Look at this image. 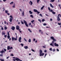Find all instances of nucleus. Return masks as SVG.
<instances>
[{"instance_id":"473e14b6","label":"nucleus","mask_w":61,"mask_h":61,"mask_svg":"<svg viewBox=\"0 0 61 61\" xmlns=\"http://www.w3.org/2000/svg\"><path fill=\"white\" fill-rule=\"evenodd\" d=\"M45 21V20L44 19H42V22H44Z\"/></svg>"},{"instance_id":"4be33fe9","label":"nucleus","mask_w":61,"mask_h":61,"mask_svg":"<svg viewBox=\"0 0 61 61\" xmlns=\"http://www.w3.org/2000/svg\"><path fill=\"white\" fill-rule=\"evenodd\" d=\"M4 52V50H2V51H0V53H2L3 54Z\"/></svg>"},{"instance_id":"ea45409f","label":"nucleus","mask_w":61,"mask_h":61,"mask_svg":"<svg viewBox=\"0 0 61 61\" xmlns=\"http://www.w3.org/2000/svg\"><path fill=\"white\" fill-rule=\"evenodd\" d=\"M0 61H5V60H4L3 59H0Z\"/></svg>"},{"instance_id":"9d476101","label":"nucleus","mask_w":61,"mask_h":61,"mask_svg":"<svg viewBox=\"0 0 61 61\" xmlns=\"http://www.w3.org/2000/svg\"><path fill=\"white\" fill-rule=\"evenodd\" d=\"M44 53H40V56H44Z\"/></svg>"},{"instance_id":"69168bd1","label":"nucleus","mask_w":61,"mask_h":61,"mask_svg":"<svg viewBox=\"0 0 61 61\" xmlns=\"http://www.w3.org/2000/svg\"><path fill=\"white\" fill-rule=\"evenodd\" d=\"M5 11V8L4 7L3 9V11Z\"/></svg>"},{"instance_id":"b1692460","label":"nucleus","mask_w":61,"mask_h":61,"mask_svg":"<svg viewBox=\"0 0 61 61\" xmlns=\"http://www.w3.org/2000/svg\"><path fill=\"white\" fill-rule=\"evenodd\" d=\"M24 11H23V12L22 13V16H24Z\"/></svg>"},{"instance_id":"6ab92c4d","label":"nucleus","mask_w":61,"mask_h":61,"mask_svg":"<svg viewBox=\"0 0 61 61\" xmlns=\"http://www.w3.org/2000/svg\"><path fill=\"white\" fill-rule=\"evenodd\" d=\"M29 13H30V14H33V12H32L31 10L29 11Z\"/></svg>"},{"instance_id":"20e7f679","label":"nucleus","mask_w":61,"mask_h":61,"mask_svg":"<svg viewBox=\"0 0 61 61\" xmlns=\"http://www.w3.org/2000/svg\"><path fill=\"white\" fill-rule=\"evenodd\" d=\"M12 41H14V40H15H15H17V38H14V37H12Z\"/></svg>"},{"instance_id":"7ed1b4c3","label":"nucleus","mask_w":61,"mask_h":61,"mask_svg":"<svg viewBox=\"0 0 61 61\" xmlns=\"http://www.w3.org/2000/svg\"><path fill=\"white\" fill-rule=\"evenodd\" d=\"M33 11L34 12H37L38 14H39L40 13V12L39 11H37V10L36 9H34L33 10Z\"/></svg>"},{"instance_id":"4c0bfd02","label":"nucleus","mask_w":61,"mask_h":61,"mask_svg":"<svg viewBox=\"0 0 61 61\" xmlns=\"http://www.w3.org/2000/svg\"><path fill=\"white\" fill-rule=\"evenodd\" d=\"M21 22L22 24H24V22H23V21H22L21 20Z\"/></svg>"},{"instance_id":"680f3d73","label":"nucleus","mask_w":61,"mask_h":61,"mask_svg":"<svg viewBox=\"0 0 61 61\" xmlns=\"http://www.w3.org/2000/svg\"><path fill=\"white\" fill-rule=\"evenodd\" d=\"M50 12H53V10H50Z\"/></svg>"},{"instance_id":"412c9836","label":"nucleus","mask_w":61,"mask_h":61,"mask_svg":"<svg viewBox=\"0 0 61 61\" xmlns=\"http://www.w3.org/2000/svg\"><path fill=\"white\" fill-rule=\"evenodd\" d=\"M34 22H35V20H33L31 21V22L32 23V24H35V23L34 22Z\"/></svg>"},{"instance_id":"ddd939ff","label":"nucleus","mask_w":61,"mask_h":61,"mask_svg":"<svg viewBox=\"0 0 61 61\" xmlns=\"http://www.w3.org/2000/svg\"><path fill=\"white\" fill-rule=\"evenodd\" d=\"M50 5L51 7H52V8H53L54 7V6L52 5V4H51L50 3Z\"/></svg>"},{"instance_id":"09e8293b","label":"nucleus","mask_w":61,"mask_h":61,"mask_svg":"<svg viewBox=\"0 0 61 61\" xmlns=\"http://www.w3.org/2000/svg\"><path fill=\"white\" fill-rule=\"evenodd\" d=\"M52 13L53 14H56V13H55V12H53H53H52Z\"/></svg>"},{"instance_id":"0e129e2a","label":"nucleus","mask_w":61,"mask_h":61,"mask_svg":"<svg viewBox=\"0 0 61 61\" xmlns=\"http://www.w3.org/2000/svg\"><path fill=\"white\" fill-rule=\"evenodd\" d=\"M13 47H10V50L12 49H13Z\"/></svg>"},{"instance_id":"c85d7f7f","label":"nucleus","mask_w":61,"mask_h":61,"mask_svg":"<svg viewBox=\"0 0 61 61\" xmlns=\"http://www.w3.org/2000/svg\"><path fill=\"white\" fill-rule=\"evenodd\" d=\"M30 17H32V18H34L33 15H30Z\"/></svg>"},{"instance_id":"49530a36","label":"nucleus","mask_w":61,"mask_h":61,"mask_svg":"<svg viewBox=\"0 0 61 61\" xmlns=\"http://www.w3.org/2000/svg\"><path fill=\"white\" fill-rule=\"evenodd\" d=\"M58 16H59V15L60 16V17H61V15L60 14H59V15H58Z\"/></svg>"},{"instance_id":"13d9d810","label":"nucleus","mask_w":61,"mask_h":61,"mask_svg":"<svg viewBox=\"0 0 61 61\" xmlns=\"http://www.w3.org/2000/svg\"><path fill=\"white\" fill-rule=\"evenodd\" d=\"M0 56H3V54H0Z\"/></svg>"},{"instance_id":"79ce46f5","label":"nucleus","mask_w":61,"mask_h":61,"mask_svg":"<svg viewBox=\"0 0 61 61\" xmlns=\"http://www.w3.org/2000/svg\"><path fill=\"white\" fill-rule=\"evenodd\" d=\"M40 15L41 16V17H43V16H42V15L41 14H40Z\"/></svg>"},{"instance_id":"052dcab7","label":"nucleus","mask_w":61,"mask_h":61,"mask_svg":"<svg viewBox=\"0 0 61 61\" xmlns=\"http://www.w3.org/2000/svg\"><path fill=\"white\" fill-rule=\"evenodd\" d=\"M7 33H8L7 35H8V36H9L10 35H9V32H7Z\"/></svg>"},{"instance_id":"8fccbe9b","label":"nucleus","mask_w":61,"mask_h":61,"mask_svg":"<svg viewBox=\"0 0 61 61\" xmlns=\"http://www.w3.org/2000/svg\"><path fill=\"white\" fill-rule=\"evenodd\" d=\"M31 25V23H30L29 24V25Z\"/></svg>"},{"instance_id":"a19ab883","label":"nucleus","mask_w":61,"mask_h":61,"mask_svg":"<svg viewBox=\"0 0 61 61\" xmlns=\"http://www.w3.org/2000/svg\"><path fill=\"white\" fill-rule=\"evenodd\" d=\"M50 50V51H52V48H51L49 49Z\"/></svg>"},{"instance_id":"6e6552de","label":"nucleus","mask_w":61,"mask_h":61,"mask_svg":"<svg viewBox=\"0 0 61 61\" xmlns=\"http://www.w3.org/2000/svg\"><path fill=\"white\" fill-rule=\"evenodd\" d=\"M19 28H20V27H19V26L17 25L16 26V29L17 30H19Z\"/></svg>"},{"instance_id":"5fc2aeb1","label":"nucleus","mask_w":61,"mask_h":61,"mask_svg":"<svg viewBox=\"0 0 61 61\" xmlns=\"http://www.w3.org/2000/svg\"><path fill=\"white\" fill-rule=\"evenodd\" d=\"M44 25H46V23H44L43 24Z\"/></svg>"},{"instance_id":"9b49d317","label":"nucleus","mask_w":61,"mask_h":61,"mask_svg":"<svg viewBox=\"0 0 61 61\" xmlns=\"http://www.w3.org/2000/svg\"><path fill=\"white\" fill-rule=\"evenodd\" d=\"M21 39H22V38H21V37H20L19 39V42H21Z\"/></svg>"},{"instance_id":"f8f14e48","label":"nucleus","mask_w":61,"mask_h":61,"mask_svg":"<svg viewBox=\"0 0 61 61\" xmlns=\"http://www.w3.org/2000/svg\"><path fill=\"white\" fill-rule=\"evenodd\" d=\"M29 4H30V5H32L33 4V2L31 1H30V2H29Z\"/></svg>"},{"instance_id":"f704fd0d","label":"nucleus","mask_w":61,"mask_h":61,"mask_svg":"<svg viewBox=\"0 0 61 61\" xmlns=\"http://www.w3.org/2000/svg\"><path fill=\"white\" fill-rule=\"evenodd\" d=\"M8 12V10H5V13H6V14H7Z\"/></svg>"},{"instance_id":"5701e85b","label":"nucleus","mask_w":61,"mask_h":61,"mask_svg":"<svg viewBox=\"0 0 61 61\" xmlns=\"http://www.w3.org/2000/svg\"><path fill=\"white\" fill-rule=\"evenodd\" d=\"M28 30L29 31V32H30V33H32V31L30 30V29H28Z\"/></svg>"},{"instance_id":"603ef678","label":"nucleus","mask_w":61,"mask_h":61,"mask_svg":"<svg viewBox=\"0 0 61 61\" xmlns=\"http://www.w3.org/2000/svg\"><path fill=\"white\" fill-rule=\"evenodd\" d=\"M35 40H36V39L35 38H34L33 39V41H34V42H35Z\"/></svg>"},{"instance_id":"0eeeda50","label":"nucleus","mask_w":61,"mask_h":61,"mask_svg":"<svg viewBox=\"0 0 61 61\" xmlns=\"http://www.w3.org/2000/svg\"><path fill=\"white\" fill-rule=\"evenodd\" d=\"M15 60L17 61H22L20 60V59H19L18 58H16Z\"/></svg>"},{"instance_id":"a878e982","label":"nucleus","mask_w":61,"mask_h":61,"mask_svg":"<svg viewBox=\"0 0 61 61\" xmlns=\"http://www.w3.org/2000/svg\"><path fill=\"white\" fill-rule=\"evenodd\" d=\"M51 38L52 39V40H53L54 38V37L53 36L51 37Z\"/></svg>"},{"instance_id":"338daca9","label":"nucleus","mask_w":61,"mask_h":61,"mask_svg":"<svg viewBox=\"0 0 61 61\" xmlns=\"http://www.w3.org/2000/svg\"><path fill=\"white\" fill-rule=\"evenodd\" d=\"M56 50L57 51H58H58H59V49H56Z\"/></svg>"},{"instance_id":"7c9ffc66","label":"nucleus","mask_w":61,"mask_h":61,"mask_svg":"<svg viewBox=\"0 0 61 61\" xmlns=\"http://www.w3.org/2000/svg\"><path fill=\"white\" fill-rule=\"evenodd\" d=\"M19 30L20 33H22V31H21V29H19Z\"/></svg>"},{"instance_id":"6e6d98bb","label":"nucleus","mask_w":61,"mask_h":61,"mask_svg":"<svg viewBox=\"0 0 61 61\" xmlns=\"http://www.w3.org/2000/svg\"><path fill=\"white\" fill-rule=\"evenodd\" d=\"M4 51H5V52H6V49L4 48Z\"/></svg>"},{"instance_id":"f3484780","label":"nucleus","mask_w":61,"mask_h":61,"mask_svg":"<svg viewBox=\"0 0 61 61\" xmlns=\"http://www.w3.org/2000/svg\"><path fill=\"white\" fill-rule=\"evenodd\" d=\"M24 48H25L26 49H27L28 48V46H26L24 47Z\"/></svg>"},{"instance_id":"c756f323","label":"nucleus","mask_w":61,"mask_h":61,"mask_svg":"<svg viewBox=\"0 0 61 61\" xmlns=\"http://www.w3.org/2000/svg\"><path fill=\"white\" fill-rule=\"evenodd\" d=\"M40 1V0H37V2L38 4L39 3V2Z\"/></svg>"},{"instance_id":"774afa93","label":"nucleus","mask_w":61,"mask_h":61,"mask_svg":"<svg viewBox=\"0 0 61 61\" xmlns=\"http://www.w3.org/2000/svg\"><path fill=\"white\" fill-rule=\"evenodd\" d=\"M13 60L14 61H15L16 60H15V59H13Z\"/></svg>"},{"instance_id":"aec40b11","label":"nucleus","mask_w":61,"mask_h":61,"mask_svg":"<svg viewBox=\"0 0 61 61\" xmlns=\"http://www.w3.org/2000/svg\"><path fill=\"white\" fill-rule=\"evenodd\" d=\"M45 7V6L43 5L42 7L41 8V10H43V8H44Z\"/></svg>"},{"instance_id":"2f4dec72","label":"nucleus","mask_w":61,"mask_h":61,"mask_svg":"<svg viewBox=\"0 0 61 61\" xmlns=\"http://www.w3.org/2000/svg\"><path fill=\"white\" fill-rule=\"evenodd\" d=\"M13 3H14V2L12 1L10 3V5H13Z\"/></svg>"},{"instance_id":"72a5a7b5","label":"nucleus","mask_w":61,"mask_h":61,"mask_svg":"<svg viewBox=\"0 0 61 61\" xmlns=\"http://www.w3.org/2000/svg\"><path fill=\"white\" fill-rule=\"evenodd\" d=\"M10 18H13V16H12V15H10V16L9 17Z\"/></svg>"},{"instance_id":"c03bdc74","label":"nucleus","mask_w":61,"mask_h":61,"mask_svg":"<svg viewBox=\"0 0 61 61\" xmlns=\"http://www.w3.org/2000/svg\"><path fill=\"white\" fill-rule=\"evenodd\" d=\"M20 45H21L22 46H24V44H23L22 43H21L20 44Z\"/></svg>"},{"instance_id":"cd10ccee","label":"nucleus","mask_w":61,"mask_h":61,"mask_svg":"<svg viewBox=\"0 0 61 61\" xmlns=\"http://www.w3.org/2000/svg\"><path fill=\"white\" fill-rule=\"evenodd\" d=\"M31 42V39H30L29 40V42L30 43Z\"/></svg>"},{"instance_id":"37998d69","label":"nucleus","mask_w":61,"mask_h":61,"mask_svg":"<svg viewBox=\"0 0 61 61\" xmlns=\"http://www.w3.org/2000/svg\"><path fill=\"white\" fill-rule=\"evenodd\" d=\"M24 40L25 41H26V42H27V40H26L25 38H24Z\"/></svg>"},{"instance_id":"4468645a","label":"nucleus","mask_w":61,"mask_h":61,"mask_svg":"<svg viewBox=\"0 0 61 61\" xmlns=\"http://www.w3.org/2000/svg\"><path fill=\"white\" fill-rule=\"evenodd\" d=\"M10 46H7V49L8 50H10Z\"/></svg>"},{"instance_id":"bb28decb","label":"nucleus","mask_w":61,"mask_h":61,"mask_svg":"<svg viewBox=\"0 0 61 61\" xmlns=\"http://www.w3.org/2000/svg\"><path fill=\"white\" fill-rule=\"evenodd\" d=\"M7 37L8 39H9V38H10V36L9 35H8Z\"/></svg>"},{"instance_id":"39448f33","label":"nucleus","mask_w":61,"mask_h":61,"mask_svg":"<svg viewBox=\"0 0 61 61\" xmlns=\"http://www.w3.org/2000/svg\"><path fill=\"white\" fill-rule=\"evenodd\" d=\"M54 46H57V47H58L59 46V45L56 43H54Z\"/></svg>"},{"instance_id":"bf43d9fd","label":"nucleus","mask_w":61,"mask_h":61,"mask_svg":"<svg viewBox=\"0 0 61 61\" xmlns=\"http://www.w3.org/2000/svg\"><path fill=\"white\" fill-rule=\"evenodd\" d=\"M10 56H14V55L13 54H11Z\"/></svg>"},{"instance_id":"f257e3e1","label":"nucleus","mask_w":61,"mask_h":61,"mask_svg":"<svg viewBox=\"0 0 61 61\" xmlns=\"http://www.w3.org/2000/svg\"><path fill=\"white\" fill-rule=\"evenodd\" d=\"M53 41H52V43L50 44V46H52V47H54V42H56V39H54L53 40Z\"/></svg>"},{"instance_id":"58836bf2","label":"nucleus","mask_w":61,"mask_h":61,"mask_svg":"<svg viewBox=\"0 0 61 61\" xmlns=\"http://www.w3.org/2000/svg\"><path fill=\"white\" fill-rule=\"evenodd\" d=\"M38 20L39 21H40V23H41V20H40V19H39Z\"/></svg>"},{"instance_id":"dca6fc26","label":"nucleus","mask_w":61,"mask_h":61,"mask_svg":"<svg viewBox=\"0 0 61 61\" xmlns=\"http://www.w3.org/2000/svg\"><path fill=\"white\" fill-rule=\"evenodd\" d=\"M2 36H3V35H5V32H2Z\"/></svg>"},{"instance_id":"de8ad7c7","label":"nucleus","mask_w":61,"mask_h":61,"mask_svg":"<svg viewBox=\"0 0 61 61\" xmlns=\"http://www.w3.org/2000/svg\"><path fill=\"white\" fill-rule=\"evenodd\" d=\"M56 51V50H55V49H53V52H54V51Z\"/></svg>"},{"instance_id":"864d4df0","label":"nucleus","mask_w":61,"mask_h":61,"mask_svg":"<svg viewBox=\"0 0 61 61\" xmlns=\"http://www.w3.org/2000/svg\"><path fill=\"white\" fill-rule=\"evenodd\" d=\"M6 37H7V35H5L4 36V37H5V38H6Z\"/></svg>"},{"instance_id":"423d86ee","label":"nucleus","mask_w":61,"mask_h":61,"mask_svg":"<svg viewBox=\"0 0 61 61\" xmlns=\"http://www.w3.org/2000/svg\"><path fill=\"white\" fill-rule=\"evenodd\" d=\"M57 20L58 21H60V18L59 17V16H57Z\"/></svg>"},{"instance_id":"f03ea898","label":"nucleus","mask_w":61,"mask_h":61,"mask_svg":"<svg viewBox=\"0 0 61 61\" xmlns=\"http://www.w3.org/2000/svg\"><path fill=\"white\" fill-rule=\"evenodd\" d=\"M23 21L25 23L26 26H27V27H28V24H27V22H26V21H25V20H23Z\"/></svg>"},{"instance_id":"e2e57ef3","label":"nucleus","mask_w":61,"mask_h":61,"mask_svg":"<svg viewBox=\"0 0 61 61\" xmlns=\"http://www.w3.org/2000/svg\"><path fill=\"white\" fill-rule=\"evenodd\" d=\"M46 55H47V54H46L45 55V56L44 57V58H45L46 57Z\"/></svg>"},{"instance_id":"393cba45","label":"nucleus","mask_w":61,"mask_h":61,"mask_svg":"<svg viewBox=\"0 0 61 61\" xmlns=\"http://www.w3.org/2000/svg\"><path fill=\"white\" fill-rule=\"evenodd\" d=\"M55 1V0H51V1H50V2H54Z\"/></svg>"},{"instance_id":"a211bd4d","label":"nucleus","mask_w":61,"mask_h":61,"mask_svg":"<svg viewBox=\"0 0 61 61\" xmlns=\"http://www.w3.org/2000/svg\"><path fill=\"white\" fill-rule=\"evenodd\" d=\"M42 51L41 50H40V54H42Z\"/></svg>"},{"instance_id":"e433bc0d","label":"nucleus","mask_w":61,"mask_h":61,"mask_svg":"<svg viewBox=\"0 0 61 61\" xmlns=\"http://www.w3.org/2000/svg\"><path fill=\"white\" fill-rule=\"evenodd\" d=\"M7 29V27H4V29H5V30H6Z\"/></svg>"},{"instance_id":"2eb2a0df","label":"nucleus","mask_w":61,"mask_h":61,"mask_svg":"<svg viewBox=\"0 0 61 61\" xmlns=\"http://www.w3.org/2000/svg\"><path fill=\"white\" fill-rule=\"evenodd\" d=\"M12 20H13V18H10L9 20L10 22H12Z\"/></svg>"},{"instance_id":"c9c22d12","label":"nucleus","mask_w":61,"mask_h":61,"mask_svg":"<svg viewBox=\"0 0 61 61\" xmlns=\"http://www.w3.org/2000/svg\"><path fill=\"white\" fill-rule=\"evenodd\" d=\"M48 10H49V11H50V10H51V9H50V7H48Z\"/></svg>"},{"instance_id":"1a4fd4ad","label":"nucleus","mask_w":61,"mask_h":61,"mask_svg":"<svg viewBox=\"0 0 61 61\" xmlns=\"http://www.w3.org/2000/svg\"><path fill=\"white\" fill-rule=\"evenodd\" d=\"M11 28L12 30H14L15 29V27L14 26H12Z\"/></svg>"},{"instance_id":"3c124183","label":"nucleus","mask_w":61,"mask_h":61,"mask_svg":"<svg viewBox=\"0 0 61 61\" xmlns=\"http://www.w3.org/2000/svg\"><path fill=\"white\" fill-rule=\"evenodd\" d=\"M1 30H4V28H3V27H2L1 28Z\"/></svg>"},{"instance_id":"a18cd8bd","label":"nucleus","mask_w":61,"mask_h":61,"mask_svg":"<svg viewBox=\"0 0 61 61\" xmlns=\"http://www.w3.org/2000/svg\"><path fill=\"white\" fill-rule=\"evenodd\" d=\"M31 50L32 51L34 52H35V50H33L32 49H31Z\"/></svg>"},{"instance_id":"4d7b16f0","label":"nucleus","mask_w":61,"mask_h":61,"mask_svg":"<svg viewBox=\"0 0 61 61\" xmlns=\"http://www.w3.org/2000/svg\"><path fill=\"white\" fill-rule=\"evenodd\" d=\"M13 8H15V5H14V6H12Z\"/></svg>"}]
</instances>
